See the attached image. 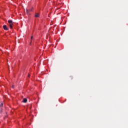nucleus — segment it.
Masks as SVG:
<instances>
[{
	"mask_svg": "<svg viewBox=\"0 0 128 128\" xmlns=\"http://www.w3.org/2000/svg\"><path fill=\"white\" fill-rule=\"evenodd\" d=\"M35 18H40V14H35Z\"/></svg>",
	"mask_w": 128,
	"mask_h": 128,
	"instance_id": "4",
	"label": "nucleus"
},
{
	"mask_svg": "<svg viewBox=\"0 0 128 128\" xmlns=\"http://www.w3.org/2000/svg\"><path fill=\"white\" fill-rule=\"evenodd\" d=\"M28 102V100H26V98H24L23 100V102Z\"/></svg>",
	"mask_w": 128,
	"mask_h": 128,
	"instance_id": "5",
	"label": "nucleus"
},
{
	"mask_svg": "<svg viewBox=\"0 0 128 128\" xmlns=\"http://www.w3.org/2000/svg\"><path fill=\"white\" fill-rule=\"evenodd\" d=\"M3 28L4 30H8V27L6 26V25H4Z\"/></svg>",
	"mask_w": 128,
	"mask_h": 128,
	"instance_id": "2",
	"label": "nucleus"
},
{
	"mask_svg": "<svg viewBox=\"0 0 128 128\" xmlns=\"http://www.w3.org/2000/svg\"><path fill=\"white\" fill-rule=\"evenodd\" d=\"M28 76V78H30V74Z\"/></svg>",
	"mask_w": 128,
	"mask_h": 128,
	"instance_id": "8",
	"label": "nucleus"
},
{
	"mask_svg": "<svg viewBox=\"0 0 128 128\" xmlns=\"http://www.w3.org/2000/svg\"><path fill=\"white\" fill-rule=\"evenodd\" d=\"M8 23L9 24L10 26V28H12V26H14V22H12V20H8Z\"/></svg>",
	"mask_w": 128,
	"mask_h": 128,
	"instance_id": "1",
	"label": "nucleus"
},
{
	"mask_svg": "<svg viewBox=\"0 0 128 128\" xmlns=\"http://www.w3.org/2000/svg\"><path fill=\"white\" fill-rule=\"evenodd\" d=\"M30 12H32V8H31L30 10H26V13L28 14H30Z\"/></svg>",
	"mask_w": 128,
	"mask_h": 128,
	"instance_id": "3",
	"label": "nucleus"
},
{
	"mask_svg": "<svg viewBox=\"0 0 128 128\" xmlns=\"http://www.w3.org/2000/svg\"><path fill=\"white\" fill-rule=\"evenodd\" d=\"M32 36H31V40H32Z\"/></svg>",
	"mask_w": 128,
	"mask_h": 128,
	"instance_id": "7",
	"label": "nucleus"
},
{
	"mask_svg": "<svg viewBox=\"0 0 128 128\" xmlns=\"http://www.w3.org/2000/svg\"><path fill=\"white\" fill-rule=\"evenodd\" d=\"M12 88H14V86H12Z\"/></svg>",
	"mask_w": 128,
	"mask_h": 128,
	"instance_id": "9",
	"label": "nucleus"
},
{
	"mask_svg": "<svg viewBox=\"0 0 128 128\" xmlns=\"http://www.w3.org/2000/svg\"><path fill=\"white\" fill-rule=\"evenodd\" d=\"M3 106V104H1V106Z\"/></svg>",
	"mask_w": 128,
	"mask_h": 128,
	"instance_id": "6",
	"label": "nucleus"
}]
</instances>
